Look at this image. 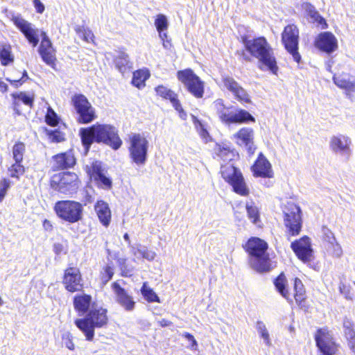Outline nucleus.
<instances>
[{"label": "nucleus", "instance_id": "obj_14", "mask_svg": "<svg viewBox=\"0 0 355 355\" xmlns=\"http://www.w3.org/2000/svg\"><path fill=\"white\" fill-rule=\"evenodd\" d=\"M11 21L15 26L23 33L28 42L36 46L40 41V30L35 25L24 19L21 15H12Z\"/></svg>", "mask_w": 355, "mask_h": 355}, {"label": "nucleus", "instance_id": "obj_53", "mask_svg": "<svg viewBox=\"0 0 355 355\" xmlns=\"http://www.w3.org/2000/svg\"><path fill=\"white\" fill-rule=\"evenodd\" d=\"M63 343L67 348L70 350L74 349V344L72 340V336L69 332H66L62 335Z\"/></svg>", "mask_w": 355, "mask_h": 355}, {"label": "nucleus", "instance_id": "obj_19", "mask_svg": "<svg viewBox=\"0 0 355 355\" xmlns=\"http://www.w3.org/2000/svg\"><path fill=\"white\" fill-rule=\"evenodd\" d=\"M291 247L296 256L304 263H307L312 260L313 257V250L309 237L304 236L299 240L292 242Z\"/></svg>", "mask_w": 355, "mask_h": 355}, {"label": "nucleus", "instance_id": "obj_51", "mask_svg": "<svg viewBox=\"0 0 355 355\" xmlns=\"http://www.w3.org/2000/svg\"><path fill=\"white\" fill-rule=\"evenodd\" d=\"M40 35L42 37V41L39 46L38 51L53 46L51 40L44 31H41Z\"/></svg>", "mask_w": 355, "mask_h": 355}, {"label": "nucleus", "instance_id": "obj_43", "mask_svg": "<svg viewBox=\"0 0 355 355\" xmlns=\"http://www.w3.org/2000/svg\"><path fill=\"white\" fill-rule=\"evenodd\" d=\"M25 146L22 143H17L12 148L13 159L16 162H21L23 159Z\"/></svg>", "mask_w": 355, "mask_h": 355}, {"label": "nucleus", "instance_id": "obj_15", "mask_svg": "<svg viewBox=\"0 0 355 355\" xmlns=\"http://www.w3.org/2000/svg\"><path fill=\"white\" fill-rule=\"evenodd\" d=\"M72 101L78 114V121L80 123H89L95 119L94 109L84 95L78 94L74 96Z\"/></svg>", "mask_w": 355, "mask_h": 355}, {"label": "nucleus", "instance_id": "obj_23", "mask_svg": "<svg viewBox=\"0 0 355 355\" xmlns=\"http://www.w3.org/2000/svg\"><path fill=\"white\" fill-rule=\"evenodd\" d=\"M253 175L255 177L268 178L273 177L272 166L262 153H260L254 164L251 167Z\"/></svg>", "mask_w": 355, "mask_h": 355}, {"label": "nucleus", "instance_id": "obj_49", "mask_svg": "<svg viewBox=\"0 0 355 355\" xmlns=\"http://www.w3.org/2000/svg\"><path fill=\"white\" fill-rule=\"evenodd\" d=\"M46 122L51 126H55L58 123V117L51 107H49L45 116Z\"/></svg>", "mask_w": 355, "mask_h": 355}, {"label": "nucleus", "instance_id": "obj_26", "mask_svg": "<svg viewBox=\"0 0 355 355\" xmlns=\"http://www.w3.org/2000/svg\"><path fill=\"white\" fill-rule=\"evenodd\" d=\"M54 170H63L73 167L76 164V159L71 151L58 154L53 157Z\"/></svg>", "mask_w": 355, "mask_h": 355}, {"label": "nucleus", "instance_id": "obj_42", "mask_svg": "<svg viewBox=\"0 0 355 355\" xmlns=\"http://www.w3.org/2000/svg\"><path fill=\"white\" fill-rule=\"evenodd\" d=\"M245 207L248 218L252 221V223L257 225L259 222V212L258 208L252 202H247Z\"/></svg>", "mask_w": 355, "mask_h": 355}, {"label": "nucleus", "instance_id": "obj_29", "mask_svg": "<svg viewBox=\"0 0 355 355\" xmlns=\"http://www.w3.org/2000/svg\"><path fill=\"white\" fill-rule=\"evenodd\" d=\"M156 93L158 96L165 99H168L174 108L180 107V101L178 95L170 89L163 85H159L155 88Z\"/></svg>", "mask_w": 355, "mask_h": 355}, {"label": "nucleus", "instance_id": "obj_38", "mask_svg": "<svg viewBox=\"0 0 355 355\" xmlns=\"http://www.w3.org/2000/svg\"><path fill=\"white\" fill-rule=\"evenodd\" d=\"M149 76L150 74L147 70H137L133 73L132 83L140 89L145 86V82L149 78Z\"/></svg>", "mask_w": 355, "mask_h": 355}, {"label": "nucleus", "instance_id": "obj_41", "mask_svg": "<svg viewBox=\"0 0 355 355\" xmlns=\"http://www.w3.org/2000/svg\"><path fill=\"white\" fill-rule=\"evenodd\" d=\"M256 329L261 338L263 340L265 345L268 347L271 346L272 343L270 338V334L265 324L262 321H257L256 324Z\"/></svg>", "mask_w": 355, "mask_h": 355}, {"label": "nucleus", "instance_id": "obj_40", "mask_svg": "<svg viewBox=\"0 0 355 355\" xmlns=\"http://www.w3.org/2000/svg\"><path fill=\"white\" fill-rule=\"evenodd\" d=\"M141 293L146 300L148 302H160L159 297L154 291L148 286V283L144 282L141 288Z\"/></svg>", "mask_w": 355, "mask_h": 355}, {"label": "nucleus", "instance_id": "obj_35", "mask_svg": "<svg viewBox=\"0 0 355 355\" xmlns=\"http://www.w3.org/2000/svg\"><path fill=\"white\" fill-rule=\"evenodd\" d=\"M0 60L3 66H7L14 61L11 46L8 44L0 43Z\"/></svg>", "mask_w": 355, "mask_h": 355}, {"label": "nucleus", "instance_id": "obj_20", "mask_svg": "<svg viewBox=\"0 0 355 355\" xmlns=\"http://www.w3.org/2000/svg\"><path fill=\"white\" fill-rule=\"evenodd\" d=\"M225 87L232 93L234 97L241 103H250V96L247 91L237 83L232 77L225 76L223 78Z\"/></svg>", "mask_w": 355, "mask_h": 355}, {"label": "nucleus", "instance_id": "obj_24", "mask_svg": "<svg viewBox=\"0 0 355 355\" xmlns=\"http://www.w3.org/2000/svg\"><path fill=\"white\" fill-rule=\"evenodd\" d=\"M112 287L116 295V301L125 311H132L135 306V302L133 300V298L117 282H114Z\"/></svg>", "mask_w": 355, "mask_h": 355}, {"label": "nucleus", "instance_id": "obj_31", "mask_svg": "<svg viewBox=\"0 0 355 355\" xmlns=\"http://www.w3.org/2000/svg\"><path fill=\"white\" fill-rule=\"evenodd\" d=\"M132 252L136 257H141L149 261H153L157 255L155 251L149 250L146 246L140 244L137 245L136 247H132Z\"/></svg>", "mask_w": 355, "mask_h": 355}, {"label": "nucleus", "instance_id": "obj_11", "mask_svg": "<svg viewBox=\"0 0 355 355\" xmlns=\"http://www.w3.org/2000/svg\"><path fill=\"white\" fill-rule=\"evenodd\" d=\"M177 78L196 98H200L203 96L204 83L191 69L178 71Z\"/></svg>", "mask_w": 355, "mask_h": 355}, {"label": "nucleus", "instance_id": "obj_44", "mask_svg": "<svg viewBox=\"0 0 355 355\" xmlns=\"http://www.w3.org/2000/svg\"><path fill=\"white\" fill-rule=\"evenodd\" d=\"M155 26L158 32L166 30L168 26L166 17L162 14L157 15L155 21Z\"/></svg>", "mask_w": 355, "mask_h": 355}, {"label": "nucleus", "instance_id": "obj_4", "mask_svg": "<svg viewBox=\"0 0 355 355\" xmlns=\"http://www.w3.org/2000/svg\"><path fill=\"white\" fill-rule=\"evenodd\" d=\"M107 311L103 308H92L85 318L75 321L76 327L83 331L87 340H92L94 329L101 328L107 322Z\"/></svg>", "mask_w": 355, "mask_h": 355}, {"label": "nucleus", "instance_id": "obj_48", "mask_svg": "<svg viewBox=\"0 0 355 355\" xmlns=\"http://www.w3.org/2000/svg\"><path fill=\"white\" fill-rule=\"evenodd\" d=\"M79 36L83 38L87 42H93L94 35L91 30L85 28L84 27H79L76 30Z\"/></svg>", "mask_w": 355, "mask_h": 355}, {"label": "nucleus", "instance_id": "obj_1", "mask_svg": "<svg viewBox=\"0 0 355 355\" xmlns=\"http://www.w3.org/2000/svg\"><path fill=\"white\" fill-rule=\"evenodd\" d=\"M245 49L250 55L258 60V68L261 71H269L277 75L278 66L273 49L265 37L254 39L242 37Z\"/></svg>", "mask_w": 355, "mask_h": 355}, {"label": "nucleus", "instance_id": "obj_52", "mask_svg": "<svg viewBox=\"0 0 355 355\" xmlns=\"http://www.w3.org/2000/svg\"><path fill=\"white\" fill-rule=\"evenodd\" d=\"M10 187V181L8 179L3 178L0 181V202H1L6 195L7 191Z\"/></svg>", "mask_w": 355, "mask_h": 355}, {"label": "nucleus", "instance_id": "obj_58", "mask_svg": "<svg viewBox=\"0 0 355 355\" xmlns=\"http://www.w3.org/2000/svg\"><path fill=\"white\" fill-rule=\"evenodd\" d=\"M51 138L53 141L59 142L62 139V137L60 132L58 131H53L50 135Z\"/></svg>", "mask_w": 355, "mask_h": 355}, {"label": "nucleus", "instance_id": "obj_39", "mask_svg": "<svg viewBox=\"0 0 355 355\" xmlns=\"http://www.w3.org/2000/svg\"><path fill=\"white\" fill-rule=\"evenodd\" d=\"M294 290L295 302L298 305H301L305 299V291L302 281L298 278H295L294 280Z\"/></svg>", "mask_w": 355, "mask_h": 355}, {"label": "nucleus", "instance_id": "obj_50", "mask_svg": "<svg viewBox=\"0 0 355 355\" xmlns=\"http://www.w3.org/2000/svg\"><path fill=\"white\" fill-rule=\"evenodd\" d=\"M192 121L200 135L202 138L206 139L209 134L207 130L205 128L204 125L202 123V122L193 115L192 116Z\"/></svg>", "mask_w": 355, "mask_h": 355}, {"label": "nucleus", "instance_id": "obj_56", "mask_svg": "<svg viewBox=\"0 0 355 355\" xmlns=\"http://www.w3.org/2000/svg\"><path fill=\"white\" fill-rule=\"evenodd\" d=\"M33 5L37 13L42 14L44 12L45 6L40 0H33Z\"/></svg>", "mask_w": 355, "mask_h": 355}, {"label": "nucleus", "instance_id": "obj_13", "mask_svg": "<svg viewBox=\"0 0 355 355\" xmlns=\"http://www.w3.org/2000/svg\"><path fill=\"white\" fill-rule=\"evenodd\" d=\"M11 21L15 26L23 33L28 42L36 46L40 41V30L35 25L24 19L21 15H12Z\"/></svg>", "mask_w": 355, "mask_h": 355}, {"label": "nucleus", "instance_id": "obj_54", "mask_svg": "<svg viewBox=\"0 0 355 355\" xmlns=\"http://www.w3.org/2000/svg\"><path fill=\"white\" fill-rule=\"evenodd\" d=\"M114 271L111 266H107L104 269V273L102 276V281L104 284L109 282L113 277Z\"/></svg>", "mask_w": 355, "mask_h": 355}, {"label": "nucleus", "instance_id": "obj_30", "mask_svg": "<svg viewBox=\"0 0 355 355\" xmlns=\"http://www.w3.org/2000/svg\"><path fill=\"white\" fill-rule=\"evenodd\" d=\"M92 297L89 295L83 294L75 296L73 305L76 310L82 313H86L90 306Z\"/></svg>", "mask_w": 355, "mask_h": 355}, {"label": "nucleus", "instance_id": "obj_32", "mask_svg": "<svg viewBox=\"0 0 355 355\" xmlns=\"http://www.w3.org/2000/svg\"><path fill=\"white\" fill-rule=\"evenodd\" d=\"M275 286L278 292L284 297L288 302H292V295L288 292L286 287V279L284 275H279L274 282Z\"/></svg>", "mask_w": 355, "mask_h": 355}, {"label": "nucleus", "instance_id": "obj_7", "mask_svg": "<svg viewBox=\"0 0 355 355\" xmlns=\"http://www.w3.org/2000/svg\"><path fill=\"white\" fill-rule=\"evenodd\" d=\"M283 212L285 233L288 239L290 240L291 236H296L301 232L302 227L301 210L295 204L288 202Z\"/></svg>", "mask_w": 355, "mask_h": 355}, {"label": "nucleus", "instance_id": "obj_2", "mask_svg": "<svg viewBox=\"0 0 355 355\" xmlns=\"http://www.w3.org/2000/svg\"><path fill=\"white\" fill-rule=\"evenodd\" d=\"M80 135L86 151L89 150L94 141L103 142L114 150L119 149L122 145L116 128L111 125L96 124L89 128H81Z\"/></svg>", "mask_w": 355, "mask_h": 355}, {"label": "nucleus", "instance_id": "obj_61", "mask_svg": "<svg viewBox=\"0 0 355 355\" xmlns=\"http://www.w3.org/2000/svg\"><path fill=\"white\" fill-rule=\"evenodd\" d=\"M119 264L121 266V270H122L123 275H124V276L130 275V273L128 272H126L125 270V269H124V264L125 263V259H119Z\"/></svg>", "mask_w": 355, "mask_h": 355}, {"label": "nucleus", "instance_id": "obj_5", "mask_svg": "<svg viewBox=\"0 0 355 355\" xmlns=\"http://www.w3.org/2000/svg\"><path fill=\"white\" fill-rule=\"evenodd\" d=\"M211 109L216 112L220 120L226 123H243L255 121L254 118L245 110H238L236 112L226 107L221 98L216 99L211 105Z\"/></svg>", "mask_w": 355, "mask_h": 355}, {"label": "nucleus", "instance_id": "obj_12", "mask_svg": "<svg viewBox=\"0 0 355 355\" xmlns=\"http://www.w3.org/2000/svg\"><path fill=\"white\" fill-rule=\"evenodd\" d=\"M282 42L293 60L299 63L301 60V55L298 51L299 29L297 26L289 24L284 28L282 33Z\"/></svg>", "mask_w": 355, "mask_h": 355}, {"label": "nucleus", "instance_id": "obj_16", "mask_svg": "<svg viewBox=\"0 0 355 355\" xmlns=\"http://www.w3.org/2000/svg\"><path fill=\"white\" fill-rule=\"evenodd\" d=\"M352 140L345 135H337L331 137L329 148L331 151L337 155L349 159L352 154Z\"/></svg>", "mask_w": 355, "mask_h": 355}, {"label": "nucleus", "instance_id": "obj_25", "mask_svg": "<svg viewBox=\"0 0 355 355\" xmlns=\"http://www.w3.org/2000/svg\"><path fill=\"white\" fill-rule=\"evenodd\" d=\"M333 80L336 86L345 91L347 95L355 93V76L347 73L334 75Z\"/></svg>", "mask_w": 355, "mask_h": 355}, {"label": "nucleus", "instance_id": "obj_45", "mask_svg": "<svg viewBox=\"0 0 355 355\" xmlns=\"http://www.w3.org/2000/svg\"><path fill=\"white\" fill-rule=\"evenodd\" d=\"M343 329L347 339L352 338L355 336L354 324L351 320L345 318L343 320Z\"/></svg>", "mask_w": 355, "mask_h": 355}, {"label": "nucleus", "instance_id": "obj_21", "mask_svg": "<svg viewBox=\"0 0 355 355\" xmlns=\"http://www.w3.org/2000/svg\"><path fill=\"white\" fill-rule=\"evenodd\" d=\"M81 275L79 269L71 267L65 270L63 284L65 288L71 293L81 290Z\"/></svg>", "mask_w": 355, "mask_h": 355}, {"label": "nucleus", "instance_id": "obj_8", "mask_svg": "<svg viewBox=\"0 0 355 355\" xmlns=\"http://www.w3.org/2000/svg\"><path fill=\"white\" fill-rule=\"evenodd\" d=\"M54 211L60 218L74 223L82 218L83 207L76 201L60 200L55 204Z\"/></svg>", "mask_w": 355, "mask_h": 355}, {"label": "nucleus", "instance_id": "obj_3", "mask_svg": "<svg viewBox=\"0 0 355 355\" xmlns=\"http://www.w3.org/2000/svg\"><path fill=\"white\" fill-rule=\"evenodd\" d=\"M268 247V243L258 237L250 238L245 245V249L250 255V266L258 272L270 270V261L267 252Z\"/></svg>", "mask_w": 355, "mask_h": 355}, {"label": "nucleus", "instance_id": "obj_60", "mask_svg": "<svg viewBox=\"0 0 355 355\" xmlns=\"http://www.w3.org/2000/svg\"><path fill=\"white\" fill-rule=\"evenodd\" d=\"M19 105H20L19 101L17 98H14L13 109H14L15 112H16V114L18 115L21 114V112L19 109Z\"/></svg>", "mask_w": 355, "mask_h": 355}, {"label": "nucleus", "instance_id": "obj_63", "mask_svg": "<svg viewBox=\"0 0 355 355\" xmlns=\"http://www.w3.org/2000/svg\"><path fill=\"white\" fill-rule=\"evenodd\" d=\"M175 110L179 112V114H180V118H182V119H185V118H186V116H187V114H186V112L183 110V109H182V105H181V104H180V107H178V108H175Z\"/></svg>", "mask_w": 355, "mask_h": 355}, {"label": "nucleus", "instance_id": "obj_18", "mask_svg": "<svg viewBox=\"0 0 355 355\" xmlns=\"http://www.w3.org/2000/svg\"><path fill=\"white\" fill-rule=\"evenodd\" d=\"M315 342L320 351L324 355H334L338 350L336 344L326 329L318 330L315 334Z\"/></svg>", "mask_w": 355, "mask_h": 355}, {"label": "nucleus", "instance_id": "obj_57", "mask_svg": "<svg viewBox=\"0 0 355 355\" xmlns=\"http://www.w3.org/2000/svg\"><path fill=\"white\" fill-rule=\"evenodd\" d=\"M343 254V250L340 244L336 243L333 245V254L336 257H340Z\"/></svg>", "mask_w": 355, "mask_h": 355}, {"label": "nucleus", "instance_id": "obj_37", "mask_svg": "<svg viewBox=\"0 0 355 355\" xmlns=\"http://www.w3.org/2000/svg\"><path fill=\"white\" fill-rule=\"evenodd\" d=\"M42 60L49 66L54 68L55 65V49L53 46L38 51Z\"/></svg>", "mask_w": 355, "mask_h": 355}, {"label": "nucleus", "instance_id": "obj_36", "mask_svg": "<svg viewBox=\"0 0 355 355\" xmlns=\"http://www.w3.org/2000/svg\"><path fill=\"white\" fill-rule=\"evenodd\" d=\"M215 151L216 155L224 162L231 161L235 156L234 150L226 144L217 145Z\"/></svg>", "mask_w": 355, "mask_h": 355}, {"label": "nucleus", "instance_id": "obj_33", "mask_svg": "<svg viewBox=\"0 0 355 355\" xmlns=\"http://www.w3.org/2000/svg\"><path fill=\"white\" fill-rule=\"evenodd\" d=\"M116 67L122 73H125L132 69V63L130 62L128 55L125 52H119L114 60Z\"/></svg>", "mask_w": 355, "mask_h": 355}, {"label": "nucleus", "instance_id": "obj_27", "mask_svg": "<svg viewBox=\"0 0 355 355\" xmlns=\"http://www.w3.org/2000/svg\"><path fill=\"white\" fill-rule=\"evenodd\" d=\"M91 177L100 187L104 189H109L112 187V180L103 173L101 163L97 162L93 163Z\"/></svg>", "mask_w": 355, "mask_h": 355}, {"label": "nucleus", "instance_id": "obj_22", "mask_svg": "<svg viewBox=\"0 0 355 355\" xmlns=\"http://www.w3.org/2000/svg\"><path fill=\"white\" fill-rule=\"evenodd\" d=\"M315 45L320 51L330 54L338 49V41L333 33L324 32L318 35Z\"/></svg>", "mask_w": 355, "mask_h": 355}, {"label": "nucleus", "instance_id": "obj_64", "mask_svg": "<svg viewBox=\"0 0 355 355\" xmlns=\"http://www.w3.org/2000/svg\"><path fill=\"white\" fill-rule=\"evenodd\" d=\"M159 323L160 326L164 327H168L170 326L172 322L166 319H162L160 321H159Z\"/></svg>", "mask_w": 355, "mask_h": 355}, {"label": "nucleus", "instance_id": "obj_17", "mask_svg": "<svg viewBox=\"0 0 355 355\" xmlns=\"http://www.w3.org/2000/svg\"><path fill=\"white\" fill-rule=\"evenodd\" d=\"M237 145L243 147L249 155H253L256 150L254 130L250 128H242L233 135Z\"/></svg>", "mask_w": 355, "mask_h": 355}, {"label": "nucleus", "instance_id": "obj_34", "mask_svg": "<svg viewBox=\"0 0 355 355\" xmlns=\"http://www.w3.org/2000/svg\"><path fill=\"white\" fill-rule=\"evenodd\" d=\"M302 7L313 22H317L322 26L324 25V26H322L323 28H327V25L325 19L319 14L312 4L305 3L302 5Z\"/></svg>", "mask_w": 355, "mask_h": 355}, {"label": "nucleus", "instance_id": "obj_62", "mask_svg": "<svg viewBox=\"0 0 355 355\" xmlns=\"http://www.w3.org/2000/svg\"><path fill=\"white\" fill-rule=\"evenodd\" d=\"M348 345L350 349L352 351L354 354H355V336L352 338H348Z\"/></svg>", "mask_w": 355, "mask_h": 355}, {"label": "nucleus", "instance_id": "obj_28", "mask_svg": "<svg viewBox=\"0 0 355 355\" xmlns=\"http://www.w3.org/2000/svg\"><path fill=\"white\" fill-rule=\"evenodd\" d=\"M94 209L101 224L107 227L112 216L109 205L103 200H98L95 204Z\"/></svg>", "mask_w": 355, "mask_h": 355}, {"label": "nucleus", "instance_id": "obj_6", "mask_svg": "<svg viewBox=\"0 0 355 355\" xmlns=\"http://www.w3.org/2000/svg\"><path fill=\"white\" fill-rule=\"evenodd\" d=\"M129 156L137 166L146 164L148 158L149 142L139 133H132L128 136Z\"/></svg>", "mask_w": 355, "mask_h": 355}, {"label": "nucleus", "instance_id": "obj_9", "mask_svg": "<svg viewBox=\"0 0 355 355\" xmlns=\"http://www.w3.org/2000/svg\"><path fill=\"white\" fill-rule=\"evenodd\" d=\"M220 173L223 178L233 188V191L243 196L249 194V189L241 171L232 164L222 165Z\"/></svg>", "mask_w": 355, "mask_h": 355}, {"label": "nucleus", "instance_id": "obj_10", "mask_svg": "<svg viewBox=\"0 0 355 355\" xmlns=\"http://www.w3.org/2000/svg\"><path fill=\"white\" fill-rule=\"evenodd\" d=\"M52 189L63 194L69 195L78 187V176L74 173H60L54 175L51 181Z\"/></svg>", "mask_w": 355, "mask_h": 355}, {"label": "nucleus", "instance_id": "obj_47", "mask_svg": "<svg viewBox=\"0 0 355 355\" xmlns=\"http://www.w3.org/2000/svg\"><path fill=\"white\" fill-rule=\"evenodd\" d=\"M12 96L13 98H17L19 102H22L24 104L28 105L29 107H32L33 105V98L24 92L14 93L12 94Z\"/></svg>", "mask_w": 355, "mask_h": 355}, {"label": "nucleus", "instance_id": "obj_46", "mask_svg": "<svg viewBox=\"0 0 355 355\" xmlns=\"http://www.w3.org/2000/svg\"><path fill=\"white\" fill-rule=\"evenodd\" d=\"M21 162H16L12 164L9 168V174L12 178H19V177L24 173V167L20 164Z\"/></svg>", "mask_w": 355, "mask_h": 355}, {"label": "nucleus", "instance_id": "obj_55", "mask_svg": "<svg viewBox=\"0 0 355 355\" xmlns=\"http://www.w3.org/2000/svg\"><path fill=\"white\" fill-rule=\"evenodd\" d=\"M182 336L190 342L189 347L191 348V349H197L198 343L193 335H191L190 333L184 332L182 334Z\"/></svg>", "mask_w": 355, "mask_h": 355}, {"label": "nucleus", "instance_id": "obj_59", "mask_svg": "<svg viewBox=\"0 0 355 355\" xmlns=\"http://www.w3.org/2000/svg\"><path fill=\"white\" fill-rule=\"evenodd\" d=\"M64 250L63 245L61 243H55L53 245V251L54 252L59 255Z\"/></svg>", "mask_w": 355, "mask_h": 355}]
</instances>
